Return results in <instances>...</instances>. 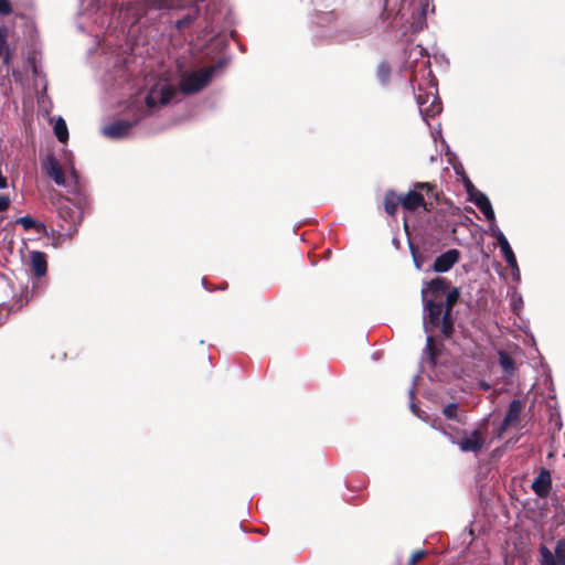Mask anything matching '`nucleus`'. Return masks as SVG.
I'll return each mask as SVG.
<instances>
[{
	"label": "nucleus",
	"mask_w": 565,
	"mask_h": 565,
	"mask_svg": "<svg viewBox=\"0 0 565 565\" xmlns=\"http://www.w3.org/2000/svg\"><path fill=\"white\" fill-rule=\"evenodd\" d=\"M177 95V89L168 79H159L145 96H136L130 100L128 113L132 120L118 119L103 127V134L111 139L125 138L134 125L143 117L159 110Z\"/></svg>",
	"instance_id": "nucleus-1"
},
{
	"label": "nucleus",
	"mask_w": 565,
	"mask_h": 565,
	"mask_svg": "<svg viewBox=\"0 0 565 565\" xmlns=\"http://www.w3.org/2000/svg\"><path fill=\"white\" fill-rule=\"evenodd\" d=\"M406 67L415 70L412 82L417 83L415 97L423 119L428 124L441 111V103L437 95V82L429 68V60L426 50L420 45H414L408 51Z\"/></svg>",
	"instance_id": "nucleus-2"
},
{
	"label": "nucleus",
	"mask_w": 565,
	"mask_h": 565,
	"mask_svg": "<svg viewBox=\"0 0 565 565\" xmlns=\"http://www.w3.org/2000/svg\"><path fill=\"white\" fill-rule=\"evenodd\" d=\"M431 12H434L431 0H404L396 19L408 23L411 32L417 33L426 26V17Z\"/></svg>",
	"instance_id": "nucleus-3"
},
{
	"label": "nucleus",
	"mask_w": 565,
	"mask_h": 565,
	"mask_svg": "<svg viewBox=\"0 0 565 565\" xmlns=\"http://www.w3.org/2000/svg\"><path fill=\"white\" fill-rule=\"evenodd\" d=\"M154 4L152 0L129 2L119 9L118 19L124 26L134 25L147 13L149 7Z\"/></svg>",
	"instance_id": "nucleus-4"
},
{
	"label": "nucleus",
	"mask_w": 565,
	"mask_h": 565,
	"mask_svg": "<svg viewBox=\"0 0 565 565\" xmlns=\"http://www.w3.org/2000/svg\"><path fill=\"white\" fill-rule=\"evenodd\" d=\"M214 67L184 73L181 77L180 86L183 93L190 94L202 89L211 81Z\"/></svg>",
	"instance_id": "nucleus-5"
},
{
	"label": "nucleus",
	"mask_w": 565,
	"mask_h": 565,
	"mask_svg": "<svg viewBox=\"0 0 565 565\" xmlns=\"http://www.w3.org/2000/svg\"><path fill=\"white\" fill-rule=\"evenodd\" d=\"M424 328L427 333L431 332L434 328L443 329V317L445 315L444 303L443 301H435L434 299H428L424 301Z\"/></svg>",
	"instance_id": "nucleus-6"
},
{
	"label": "nucleus",
	"mask_w": 565,
	"mask_h": 565,
	"mask_svg": "<svg viewBox=\"0 0 565 565\" xmlns=\"http://www.w3.org/2000/svg\"><path fill=\"white\" fill-rule=\"evenodd\" d=\"M433 190L430 183L422 182L416 183L414 185V190L409 191L407 194L399 195L401 205L407 211H415L418 207H423L427 210V204L422 195L420 191H426L427 193Z\"/></svg>",
	"instance_id": "nucleus-7"
},
{
	"label": "nucleus",
	"mask_w": 565,
	"mask_h": 565,
	"mask_svg": "<svg viewBox=\"0 0 565 565\" xmlns=\"http://www.w3.org/2000/svg\"><path fill=\"white\" fill-rule=\"evenodd\" d=\"M523 404L520 399H513L509 406L508 413L497 429L495 436L502 438L508 429L516 428L520 423Z\"/></svg>",
	"instance_id": "nucleus-8"
},
{
	"label": "nucleus",
	"mask_w": 565,
	"mask_h": 565,
	"mask_svg": "<svg viewBox=\"0 0 565 565\" xmlns=\"http://www.w3.org/2000/svg\"><path fill=\"white\" fill-rule=\"evenodd\" d=\"M539 558L544 559L546 565H565V537L556 542L554 552L546 545L541 544L539 546Z\"/></svg>",
	"instance_id": "nucleus-9"
},
{
	"label": "nucleus",
	"mask_w": 565,
	"mask_h": 565,
	"mask_svg": "<svg viewBox=\"0 0 565 565\" xmlns=\"http://www.w3.org/2000/svg\"><path fill=\"white\" fill-rule=\"evenodd\" d=\"M42 169L44 173L54 180L57 185L67 186L65 172L61 163L53 154H47L42 161Z\"/></svg>",
	"instance_id": "nucleus-10"
},
{
	"label": "nucleus",
	"mask_w": 565,
	"mask_h": 565,
	"mask_svg": "<svg viewBox=\"0 0 565 565\" xmlns=\"http://www.w3.org/2000/svg\"><path fill=\"white\" fill-rule=\"evenodd\" d=\"M449 282L446 278L436 277L431 279L426 286L422 289L423 301L428 300V295L431 296L430 299L435 301L444 296L447 291Z\"/></svg>",
	"instance_id": "nucleus-11"
},
{
	"label": "nucleus",
	"mask_w": 565,
	"mask_h": 565,
	"mask_svg": "<svg viewBox=\"0 0 565 565\" xmlns=\"http://www.w3.org/2000/svg\"><path fill=\"white\" fill-rule=\"evenodd\" d=\"M460 259V253L458 249L451 248L439 255L434 264L433 270L436 273H447L457 264Z\"/></svg>",
	"instance_id": "nucleus-12"
},
{
	"label": "nucleus",
	"mask_w": 565,
	"mask_h": 565,
	"mask_svg": "<svg viewBox=\"0 0 565 565\" xmlns=\"http://www.w3.org/2000/svg\"><path fill=\"white\" fill-rule=\"evenodd\" d=\"M459 296H460V294L457 288H452L446 295V303H445L446 309H445V315L443 317V333L446 337H449L452 331V322L450 319V312H451L452 306L458 301Z\"/></svg>",
	"instance_id": "nucleus-13"
},
{
	"label": "nucleus",
	"mask_w": 565,
	"mask_h": 565,
	"mask_svg": "<svg viewBox=\"0 0 565 565\" xmlns=\"http://www.w3.org/2000/svg\"><path fill=\"white\" fill-rule=\"evenodd\" d=\"M457 444L463 452H478L484 446V438L480 430L476 429L469 436L461 438Z\"/></svg>",
	"instance_id": "nucleus-14"
},
{
	"label": "nucleus",
	"mask_w": 565,
	"mask_h": 565,
	"mask_svg": "<svg viewBox=\"0 0 565 565\" xmlns=\"http://www.w3.org/2000/svg\"><path fill=\"white\" fill-rule=\"evenodd\" d=\"M534 493L540 498H547L552 489V477L550 470L541 469L539 476L532 483Z\"/></svg>",
	"instance_id": "nucleus-15"
},
{
	"label": "nucleus",
	"mask_w": 565,
	"mask_h": 565,
	"mask_svg": "<svg viewBox=\"0 0 565 565\" xmlns=\"http://www.w3.org/2000/svg\"><path fill=\"white\" fill-rule=\"evenodd\" d=\"M31 270L36 278H41L46 274L47 263L45 254L39 250L31 252Z\"/></svg>",
	"instance_id": "nucleus-16"
},
{
	"label": "nucleus",
	"mask_w": 565,
	"mask_h": 565,
	"mask_svg": "<svg viewBox=\"0 0 565 565\" xmlns=\"http://www.w3.org/2000/svg\"><path fill=\"white\" fill-rule=\"evenodd\" d=\"M478 203H479V210L482 212V214L484 215V217L487 218V221L490 224L491 236H495L497 233L501 232V230L497 225L495 215H494V211L492 209L491 202L486 201L482 198L481 200H479Z\"/></svg>",
	"instance_id": "nucleus-17"
},
{
	"label": "nucleus",
	"mask_w": 565,
	"mask_h": 565,
	"mask_svg": "<svg viewBox=\"0 0 565 565\" xmlns=\"http://www.w3.org/2000/svg\"><path fill=\"white\" fill-rule=\"evenodd\" d=\"M463 184H465V189H466V192L468 194V199L470 202H472L478 209H479V200H481L482 198L486 200V201H490L489 198L481 191H479L478 189L475 188V185L472 184V182L469 180V179H466L463 181Z\"/></svg>",
	"instance_id": "nucleus-18"
},
{
	"label": "nucleus",
	"mask_w": 565,
	"mask_h": 565,
	"mask_svg": "<svg viewBox=\"0 0 565 565\" xmlns=\"http://www.w3.org/2000/svg\"><path fill=\"white\" fill-rule=\"evenodd\" d=\"M399 202V196H396L394 192H387L384 200V207L387 214L394 215Z\"/></svg>",
	"instance_id": "nucleus-19"
},
{
	"label": "nucleus",
	"mask_w": 565,
	"mask_h": 565,
	"mask_svg": "<svg viewBox=\"0 0 565 565\" xmlns=\"http://www.w3.org/2000/svg\"><path fill=\"white\" fill-rule=\"evenodd\" d=\"M54 132H55V136L56 138L61 141V142H66L67 139H68V130H67V127H66V122L63 118H58L55 124H54Z\"/></svg>",
	"instance_id": "nucleus-20"
},
{
	"label": "nucleus",
	"mask_w": 565,
	"mask_h": 565,
	"mask_svg": "<svg viewBox=\"0 0 565 565\" xmlns=\"http://www.w3.org/2000/svg\"><path fill=\"white\" fill-rule=\"evenodd\" d=\"M499 364L505 374L510 375L513 373L514 362L508 353L499 352Z\"/></svg>",
	"instance_id": "nucleus-21"
},
{
	"label": "nucleus",
	"mask_w": 565,
	"mask_h": 565,
	"mask_svg": "<svg viewBox=\"0 0 565 565\" xmlns=\"http://www.w3.org/2000/svg\"><path fill=\"white\" fill-rule=\"evenodd\" d=\"M424 354L426 355V358H424L423 363L435 364V347H434L433 338L429 334L427 335V339H426V348H425Z\"/></svg>",
	"instance_id": "nucleus-22"
},
{
	"label": "nucleus",
	"mask_w": 565,
	"mask_h": 565,
	"mask_svg": "<svg viewBox=\"0 0 565 565\" xmlns=\"http://www.w3.org/2000/svg\"><path fill=\"white\" fill-rule=\"evenodd\" d=\"M501 253L507 262V264L510 266V267H515V264L518 263L516 262V257L511 248V246L507 247V249H501Z\"/></svg>",
	"instance_id": "nucleus-23"
},
{
	"label": "nucleus",
	"mask_w": 565,
	"mask_h": 565,
	"mask_svg": "<svg viewBox=\"0 0 565 565\" xmlns=\"http://www.w3.org/2000/svg\"><path fill=\"white\" fill-rule=\"evenodd\" d=\"M522 306H523L522 296L518 292H513L511 296L512 310L519 315V311L521 310Z\"/></svg>",
	"instance_id": "nucleus-24"
},
{
	"label": "nucleus",
	"mask_w": 565,
	"mask_h": 565,
	"mask_svg": "<svg viewBox=\"0 0 565 565\" xmlns=\"http://www.w3.org/2000/svg\"><path fill=\"white\" fill-rule=\"evenodd\" d=\"M8 45V30L6 26H0V57L7 50Z\"/></svg>",
	"instance_id": "nucleus-25"
},
{
	"label": "nucleus",
	"mask_w": 565,
	"mask_h": 565,
	"mask_svg": "<svg viewBox=\"0 0 565 565\" xmlns=\"http://www.w3.org/2000/svg\"><path fill=\"white\" fill-rule=\"evenodd\" d=\"M457 409L458 405L456 403H451L444 408L443 414L446 418L452 419L457 417Z\"/></svg>",
	"instance_id": "nucleus-26"
},
{
	"label": "nucleus",
	"mask_w": 565,
	"mask_h": 565,
	"mask_svg": "<svg viewBox=\"0 0 565 565\" xmlns=\"http://www.w3.org/2000/svg\"><path fill=\"white\" fill-rule=\"evenodd\" d=\"M17 222L26 231L36 226V222L31 216H22Z\"/></svg>",
	"instance_id": "nucleus-27"
},
{
	"label": "nucleus",
	"mask_w": 565,
	"mask_h": 565,
	"mask_svg": "<svg viewBox=\"0 0 565 565\" xmlns=\"http://www.w3.org/2000/svg\"><path fill=\"white\" fill-rule=\"evenodd\" d=\"M390 75V67L387 64L382 63L377 67V76L381 79V82L385 83Z\"/></svg>",
	"instance_id": "nucleus-28"
},
{
	"label": "nucleus",
	"mask_w": 565,
	"mask_h": 565,
	"mask_svg": "<svg viewBox=\"0 0 565 565\" xmlns=\"http://www.w3.org/2000/svg\"><path fill=\"white\" fill-rule=\"evenodd\" d=\"M425 555H426V551H424V550L415 551L411 555L408 564L409 565H416L419 561H422L424 558Z\"/></svg>",
	"instance_id": "nucleus-29"
},
{
	"label": "nucleus",
	"mask_w": 565,
	"mask_h": 565,
	"mask_svg": "<svg viewBox=\"0 0 565 565\" xmlns=\"http://www.w3.org/2000/svg\"><path fill=\"white\" fill-rule=\"evenodd\" d=\"M12 13V4L9 0H0V15Z\"/></svg>",
	"instance_id": "nucleus-30"
},
{
	"label": "nucleus",
	"mask_w": 565,
	"mask_h": 565,
	"mask_svg": "<svg viewBox=\"0 0 565 565\" xmlns=\"http://www.w3.org/2000/svg\"><path fill=\"white\" fill-rule=\"evenodd\" d=\"M493 237L497 239L500 250L507 249V247L510 246V243L508 242L507 237L504 236V234L502 232L497 233V235Z\"/></svg>",
	"instance_id": "nucleus-31"
},
{
	"label": "nucleus",
	"mask_w": 565,
	"mask_h": 565,
	"mask_svg": "<svg viewBox=\"0 0 565 565\" xmlns=\"http://www.w3.org/2000/svg\"><path fill=\"white\" fill-rule=\"evenodd\" d=\"M493 237L497 239L500 250L507 249V247L510 246V243L508 242L507 237L504 236V234L502 232L497 233V235Z\"/></svg>",
	"instance_id": "nucleus-32"
},
{
	"label": "nucleus",
	"mask_w": 565,
	"mask_h": 565,
	"mask_svg": "<svg viewBox=\"0 0 565 565\" xmlns=\"http://www.w3.org/2000/svg\"><path fill=\"white\" fill-rule=\"evenodd\" d=\"M411 252H412V256H413V260H414L415 267L418 270H420L422 269V259H420L419 255L417 254L415 247L412 246V245H411Z\"/></svg>",
	"instance_id": "nucleus-33"
},
{
	"label": "nucleus",
	"mask_w": 565,
	"mask_h": 565,
	"mask_svg": "<svg viewBox=\"0 0 565 565\" xmlns=\"http://www.w3.org/2000/svg\"><path fill=\"white\" fill-rule=\"evenodd\" d=\"M66 171L70 173V179L72 181H74L75 184H77L78 182V177H77V172L74 168V166L72 163H68L67 167L65 168Z\"/></svg>",
	"instance_id": "nucleus-34"
},
{
	"label": "nucleus",
	"mask_w": 565,
	"mask_h": 565,
	"mask_svg": "<svg viewBox=\"0 0 565 565\" xmlns=\"http://www.w3.org/2000/svg\"><path fill=\"white\" fill-rule=\"evenodd\" d=\"M191 21H192V18L190 15H188L183 19L177 20L175 26H177V29L182 30L183 28L189 25L191 23Z\"/></svg>",
	"instance_id": "nucleus-35"
},
{
	"label": "nucleus",
	"mask_w": 565,
	"mask_h": 565,
	"mask_svg": "<svg viewBox=\"0 0 565 565\" xmlns=\"http://www.w3.org/2000/svg\"><path fill=\"white\" fill-rule=\"evenodd\" d=\"M10 205V199L7 195H0V212L6 211Z\"/></svg>",
	"instance_id": "nucleus-36"
},
{
	"label": "nucleus",
	"mask_w": 565,
	"mask_h": 565,
	"mask_svg": "<svg viewBox=\"0 0 565 565\" xmlns=\"http://www.w3.org/2000/svg\"><path fill=\"white\" fill-rule=\"evenodd\" d=\"M2 57H3V64L9 65L11 57H12V52L9 46H7V50L2 54Z\"/></svg>",
	"instance_id": "nucleus-37"
},
{
	"label": "nucleus",
	"mask_w": 565,
	"mask_h": 565,
	"mask_svg": "<svg viewBox=\"0 0 565 565\" xmlns=\"http://www.w3.org/2000/svg\"><path fill=\"white\" fill-rule=\"evenodd\" d=\"M512 270V277L514 280H520V269L518 266V263L515 264V267H510Z\"/></svg>",
	"instance_id": "nucleus-38"
},
{
	"label": "nucleus",
	"mask_w": 565,
	"mask_h": 565,
	"mask_svg": "<svg viewBox=\"0 0 565 565\" xmlns=\"http://www.w3.org/2000/svg\"><path fill=\"white\" fill-rule=\"evenodd\" d=\"M8 186L7 178L2 175L0 172V189H6Z\"/></svg>",
	"instance_id": "nucleus-39"
},
{
	"label": "nucleus",
	"mask_w": 565,
	"mask_h": 565,
	"mask_svg": "<svg viewBox=\"0 0 565 565\" xmlns=\"http://www.w3.org/2000/svg\"><path fill=\"white\" fill-rule=\"evenodd\" d=\"M411 409H412V412H413L416 416L420 417V414H419V413H420V408H419L416 404L412 403V404H411Z\"/></svg>",
	"instance_id": "nucleus-40"
},
{
	"label": "nucleus",
	"mask_w": 565,
	"mask_h": 565,
	"mask_svg": "<svg viewBox=\"0 0 565 565\" xmlns=\"http://www.w3.org/2000/svg\"><path fill=\"white\" fill-rule=\"evenodd\" d=\"M480 388H484V390H488L490 388L488 384H482V386Z\"/></svg>",
	"instance_id": "nucleus-41"
},
{
	"label": "nucleus",
	"mask_w": 565,
	"mask_h": 565,
	"mask_svg": "<svg viewBox=\"0 0 565 565\" xmlns=\"http://www.w3.org/2000/svg\"><path fill=\"white\" fill-rule=\"evenodd\" d=\"M414 390H411L409 393H411V398H414Z\"/></svg>",
	"instance_id": "nucleus-42"
}]
</instances>
